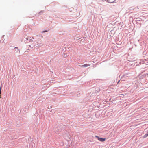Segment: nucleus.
<instances>
[{"mask_svg": "<svg viewBox=\"0 0 148 148\" xmlns=\"http://www.w3.org/2000/svg\"><path fill=\"white\" fill-rule=\"evenodd\" d=\"M90 65L88 64H85L84 65L81 66V67H86L88 66H90Z\"/></svg>", "mask_w": 148, "mask_h": 148, "instance_id": "f03ea898", "label": "nucleus"}, {"mask_svg": "<svg viewBox=\"0 0 148 148\" xmlns=\"http://www.w3.org/2000/svg\"><path fill=\"white\" fill-rule=\"evenodd\" d=\"M15 49H16V50H17V51H18L19 52V50L18 49V47H15Z\"/></svg>", "mask_w": 148, "mask_h": 148, "instance_id": "39448f33", "label": "nucleus"}, {"mask_svg": "<svg viewBox=\"0 0 148 148\" xmlns=\"http://www.w3.org/2000/svg\"><path fill=\"white\" fill-rule=\"evenodd\" d=\"M95 137L97 138H98V139L101 142L104 141H105V140H106V138H99L98 136H95Z\"/></svg>", "mask_w": 148, "mask_h": 148, "instance_id": "f257e3e1", "label": "nucleus"}, {"mask_svg": "<svg viewBox=\"0 0 148 148\" xmlns=\"http://www.w3.org/2000/svg\"><path fill=\"white\" fill-rule=\"evenodd\" d=\"M148 136V131L146 134H145L143 136V138H145Z\"/></svg>", "mask_w": 148, "mask_h": 148, "instance_id": "20e7f679", "label": "nucleus"}, {"mask_svg": "<svg viewBox=\"0 0 148 148\" xmlns=\"http://www.w3.org/2000/svg\"><path fill=\"white\" fill-rule=\"evenodd\" d=\"M1 87H0V94H1Z\"/></svg>", "mask_w": 148, "mask_h": 148, "instance_id": "423d86ee", "label": "nucleus"}, {"mask_svg": "<svg viewBox=\"0 0 148 148\" xmlns=\"http://www.w3.org/2000/svg\"><path fill=\"white\" fill-rule=\"evenodd\" d=\"M110 3H112L114 2L115 0H107Z\"/></svg>", "mask_w": 148, "mask_h": 148, "instance_id": "7ed1b4c3", "label": "nucleus"}]
</instances>
